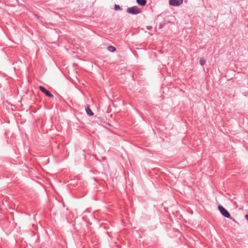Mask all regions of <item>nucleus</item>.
I'll use <instances>...</instances> for the list:
<instances>
[{
  "label": "nucleus",
  "instance_id": "obj_9",
  "mask_svg": "<svg viewBox=\"0 0 248 248\" xmlns=\"http://www.w3.org/2000/svg\"><path fill=\"white\" fill-rule=\"evenodd\" d=\"M114 9L115 10H121V7L119 5H117V4H115L114 5Z\"/></svg>",
  "mask_w": 248,
  "mask_h": 248
},
{
  "label": "nucleus",
  "instance_id": "obj_3",
  "mask_svg": "<svg viewBox=\"0 0 248 248\" xmlns=\"http://www.w3.org/2000/svg\"><path fill=\"white\" fill-rule=\"evenodd\" d=\"M39 90L43 93L46 96L52 98L54 97L53 95L47 90H46L44 87L43 86H39Z\"/></svg>",
  "mask_w": 248,
  "mask_h": 248
},
{
  "label": "nucleus",
  "instance_id": "obj_8",
  "mask_svg": "<svg viewBox=\"0 0 248 248\" xmlns=\"http://www.w3.org/2000/svg\"><path fill=\"white\" fill-rule=\"evenodd\" d=\"M206 60L204 58H201L200 60V63L201 65L203 66L205 64Z\"/></svg>",
  "mask_w": 248,
  "mask_h": 248
},
{
  "label": "nucleus",
  "instance_id": "obj_6",
  "mask_svg": "<svg viewBox=\"0 0 248 248\" xmlns=\"http://www.w3.org/2000/svg\"><path fill=\"white\" fill-rule=\"evenodd\" d=\"M136 1L139 5L141 6H145L147 3L146 0H136Z\"/></svg>",
  "mask_w": 248,
  "mask_h": 248
},
{
  "label": "nucleus",
  "instance_id": "obj_1",
  "mask_svg": "<svg viewBox=\"0 0 248 248\" xmlns=\"http://www.w3.org/2000/svg\"><path fill=\"white\" fill-rule=\"evenodd\" d=\"M126 12L130 14L137 15L141 13V10L137 6H133L127 8Z\"/></svg>",
  "mask_w": 248,
  "mask_h": 248
},
{
  "label": "nucleus",
  "instance_id": "obj_10",
  "mask_svg": "<svg viewBox=\"0 0 248 248\" xmlns=\"http://www.w3.org/2000/svg\"><path fill=\"white\" fill-rule=\"evenodd\" d=\"M245 217H246V218L247 219V220H248V215H246L245 216Z\"/></svg>",
  "mask_w": 248,
  "mask_h": 248
},
{
  "label": "nucleus",
  "instance_id": "obj_7",
  "mask_svg": "<svg viewBox=\"0 0 248 248\" xmlns=\"http://www.w3.org/2000/svg\"><path fill=\"white\" fill-rule=\"evenodd\" d=\"M107 49L108 51L112 52H114L116 50V48L114 46H108Z\"/></svg>",
  "mask_w": 248,
  "mask_h": 248
},
{
  "label": "nucleus",
  "instance_id": "obj_5",
  "mask_svg": "<svg viewBox=\"0 0 248 248\" xmlns=\"http://www.w3.org/2000/svg\"><path fill=\"white\" fill-rule=\"evenodd\" d=\"M85 110L86 111L87 114L89 116H93V113L92 112V110L90 109L89 105H87L85 107Z\"/></svg>",
  "mask_w": 248,
  "mask_h": 248
},
{
  "label": "nucleus",
  "instance_id": "obj_2",
  "mask_svg": "<svg viewBox=\"0 0 248 248\" xmlns=\"http://www.w3.org/2000/svg\"><path fill=\"white\" fill-rule=\"evenodd\" d=\"M218 210L221 214L226 218H230L231 215L229 212L222 206L219 205L218 207Z\"/></svg>",
  "mask_w": 248,
  "mask_h": 248
},
{
  "label": "nucleus",
  "instance_id": "obj_4",
  "mask_svg": "<svg viewBox=\"0 0 248 248\" xmlns=\"http://www.w3.org/2000/svg\"><path fill=\"white\" fill-rule=\"evenodd\" d=\"M183 0H170L169 4L171 6H178L183 3Z\"/></svg>",
  "mask_w": 248,
  "mask_h": 248
}]
</instances>
